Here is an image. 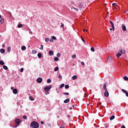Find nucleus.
Returning a JSON list of instances; mask_svg holds the SVG:
<instances>
[{
    "mask_svg": "<svg viewBox=\"0 0 128 128\" xmlns=\"http://www.w3.org/2000/svg\"><path fill=\"white\" fill-rule=\"evenodd\" d=\"M38 126H40V125L36 122H33L30 124V128H38Z\"/></svg>",
    "mask_w": 128,
    "mask_h": 128,
    "instance_id": "obj_1",
    "label": "nucleus"
},
{
    "mask_svg": "<svg viewBox=\"0 0 128 128\" xmlns=\"http://www.w3.org/2000/svg\"><path fill=\"white\" fill-rule=\"evenodd\" d=\"M52 88V86L49 85L48 86H46V87L44 88V90L46 92H48V94H50L48 90H50Z\"/></svg>",
    "mask_w": 128,
    "mask_h": 128,
    "instance_id": "obj_2",
    "label": "nucleus"
},
{
    "mask_svg": "<svg viewBox=\"0 0 128 128\" xmlns=\"http://www.w3.org/2000/svg\"><path fill=\"white\" fill-rule=\"evenodd\" d=\"M122 54V50H120V52H118V53L116 54L117 58H120Z\"/></svg>",
    "mask_w": 128,
    "mask_h": 128,
    "instance_id": "obj_3",
    "label": "nucleus"
},
{
    "mask_svg": "<svg viewBox=\"0 0 128 128\" xmlns=\"http://www.w3.org/2000/svg\"><path fill=\"white\" fill-rule=\"evenodd\" d=\"M36 82L38 84H42V78H38L36 80Z\"/></svg>",
    "mask_w": 128,
    "mask_h": 128,
    "instance_id": "obj_4",
    "label": "nucleus"
},
{
    "mask_svg": "<svg viewBox=\"0 0 128 128\" xmlns=\"http://www.w3.org/2000/svg\"><path fill=\"white\" fill-rule=\"evenodd\" d=\"M20 120L18 118H16L14 120V122L18 125H20Z\"/></svg>",
    "mask_w": 128,
    "mask_h": 128,
    "instance_id": "obj_5",
    "label": "nucleus"
},
{
    "mask_svg": "<svg viewBox=\"0 0 128 128\" xmlns=\"http://www.w3.org/2000/svg\"><path fill=\"white\" fill-rule=\"evenodd\" d=\"M109 93H108V90H105V92L104 93V96H106V98H108L109 96Z\"/></svg>",
    "mask_w": 128,
    "mask_h": 128,
    "instance_id": "obj_6",
    "label": "nucleus"
},
{
    "mask_svg": "<svg viewBox=\"0 0 128 128\" xmlns=\"http://www.w3.org/2000/svg\"><path fill=\"white\" fill-rule=\"evenodd\" d=\"M122 28L124 32H126V25H124V24H122Z\"/></svg>",
    "mask_w": 128,
    "mask_h": 128,
    "instance_id": "obj_7",
    "label": "nucleus"
},
{
    "mask_svg": "<svg viewBox=\"0 0 128 128\" xmlns=\"http://www.w3.org/2000/svg\"><path fill=\"white\" fill-rule=\"evenodd\" d=\"M110 24L112 26V30H114V22H112V21H110Z\"/></svg>",
    "mask_w": 128,
    "mask_h": 128,
    "instance_id": "obj_8",
    "label": "nucleus"
},
{
    "mask_svg": "<svg viewBox=\"0 0 128 128\" xmlns=\"http://www.w3.org/2000/svg\"><path fill=\"white\" fill-rule=\"evenodd\" d=\"M12 92L13 94H18V89H13Z\"/></svg>",
    "mask_w": 128,
    "mask_h": 128,
    "instance_id": "obj_9",
    "label": "nucleus"
},
{
    "mask_svg": "<svg viewBox=\"0 0 128 128\" xmlns=\"http://www.w3.org/2000/svg\"><path fill=\"white\" fill-rule=\"evenodd\" d=\"M48 54L50 56H54V52L52 50H50L48 52Z\"/></svg>",
    "mask_w": 128,
    "mask_h": 128,
    "instance_id": "obj_10",
    "label": "nucleus"
},
{
    "mask_svg": "<svg viewBox=\"0 0 128 128\" xmlns=\"http://www.w3.org/2000/svg\"><path fill=\"white\" fill-rule=\"evenodd\" d=\"M103 88H104V90H106V84H104Z\"/></svg>",
    "mask_w": 128,
    "mask_h": 128,
    "instance_id": "obj_11",
    "label": "nucleus"
},
{
    "mask_svg": "<svg viewBox=\"0 0 128 128\" xmlns=\"http://www.w3.org/2000/svg\"><path fill=\"white\" fill-rule=\"evenodd\" d=\"M122 92H124V94H126L128 96V91L124 89H122Z\"/></svg>",
    "mask_w": 128,
    "mask_h": 128,
    "instance_id": "obj_12",
    "label": "nucleus"
},
{
    "mask_svg": "<svg viewBox=\"0 0 128 128\" xmlns=\"http://www.w3.org/2000/svg\"><path fill=\"white\" fill-rule=\"evenodd\" d=\"M0 52H1V54H4V52H6V50H4V49L2 48L0 50Z\"/></svg>",
    "mask_w": 128,
    "mask_h": 128,
    "instance_id": "obj_13",
    "label": "nucleus"
},
{
    "mask_svg": "<svg viewBox=\"0 0 128 128\" xmlns=\"http://www.w3.org/2000/svg\"><path fill=\"white\" fill-rule=\"evenodd\" d=\"M70 102V98H67L64 101V104H68Z\"/></svg>",
    "mask_w": 128,
    "mask_h": 128,
    "instance_id": "obj_14",
    "label": "nucleus"
},
{
    "mask_svg": "<svg viewBox=\"0 0 128 128\" xmlns=\"http://www.w3.org/2000/svg\"><path fill=\"white\" fill-rule=\"evenodd\" d=\"M21 48L22 50H26V46H22Z\"/></svg>",
    "mask_w": 128,
    "mask_h": 128,
    "instance_id": "obj_15",
    "label": "nucleus"
},
{
    "mask_svg": "<svg viewBox=\"0 0 128 128\" xmlns=\"http://www.w3.org/2000/svg\"><path fill=\"white\" fill-rule=\"evenodd\" d=\"M76 78H78V76H72V79L73 80H76Z\"/></svg>",
    "mask_w": 128,
    "mask_h": 128,
    "instance_id": "obj_16",
    "label": "nucleus"
},
{
    "mask_svg": "<svg viewBox=\"0 0 128 128\" xmlns=\"http://www.w3.org/2000/svg\"><path fill=\"white\" fill-rule=\"evenodd\" d=\"M0 64L1 66H4V61H2V60H1L0 61Z\"/></svg>",
    "mask_w": 128,
    "mask_h": 128,
    "instance_id": "obj_17",
    "label": "nucleus"
},
{
    "mask_svg": "<svg viewBox=\"0 0 128 128\" xmlns=\"http://www.w3.org/2000/svg\"><path fill=\"white\" fill-rule=\"evenodd\" d=\"M114 118H116L114 116H112L110 118V120H114Z\"/></svg>",
    "mask_w": 128,
    "mask_h": 128,
    "instance_id": "obj_18",
    "label": "nucleus"
},
{
    "mask_svg": "<svg viewBox=\"0 0 128 128\" xmlns=\"http://www.w3.org/2000/svg\"><path fill=\"white\" fill-rule=\"evenodd\" d=\"M10 50H12V48H10V46H9L8 48V52H10Z\"/></svg>",
    "mask_w": 128,
    "mask_h": 128,
    "instance_id": "obj_19",
    "label": "nucleus"
},
{
    "mask_svg": "<svg viewBox=\"0 0 128 128\" xmlns=\"http://www.w3.org/2000/svg\"><path fill=\"white\" fill-rule=\"evenodd\" d=\"M38 56L39 58H42V54L40 53H38Z\"/></svg>",
    "mask_w": 128,
    "mask_h": 128,
    "instance_id": "obj_20",
    "label": "nucleus"
},
{
    "mask_svg": "<svg viewBox=\"0 0 128 128\" xmlns=\"http://www.w3.org/2000/svg\"><path fill=\"white\" fill-rule=\"evenodd\" d=\"M64 86V84H62L60 86V88H62Z\"/></svg>",
    "mask_w": 128,
    "mask_h": 128,
    "instance_id": "obj_21",
    "label": "nucleus"
},
{
    "mask_svg": "<svg viewBox=\"0 0 128 128\" xmlns=\"http://www.w3.org/2000/svg\"><path fill=\"white\" fill-rule=\"evenodd\" d=\"M29 98H30V100H32V101L34 100V98H32V96H30Z\"/></svg>",
    "mask_w": 128,
    "mask_h": 128,
    "instance_id": "obj_22",
    "label": "nucleus"
},
{
    "mask_svg": "<svg viewBox=\"0 0 128 128\" xmlns=\"http://www.w3.org/2000/svg\"><path fill=\"white\" fill-rule=\"evenodd\" d=\"M60 60V58H58V57H55V58H54V60L55 62H58V60Z\"/></svg>",
    "mask_w": 128,
    "mask_h": 128,
    "instance_id": "obj_23",
    "label": "nucleus"
},
{
    "mask_svg": "<svg viewBox=\"0 0 128 128\" xmlns=\"http://www.w3.org/2000/svg\"><path fill=\"white\" fill-rule=\"evenodd\" d=\"M4 18L0 19V24H4Z\"/></svg>",
    "mask_w": 128,
    "mask_h": 128,
    "instance_id": "obj_24",
    "label": "nucleus"
},
{
    "mask_svg": "<svg viewBox=\"0 0 128 128\" xmlns=\"http://www.w3.org/2000/svg\"><path fill=\"white\" fill-rule=\"evenodd\" d=\"M124 80H128V76H124Z\"/></svg>",
    "mask_w": 128,
    "mask_h": 128,
    "instance_id": "obj_25",
    "label": "nucleus"
},
{
    "mask_svg": "<svg viewBox=\"0 0 128 128\" xmlns=\"http://www.w3.org/2000/svg\"><path fill=\"white\" fill-rule=\"evenodd\" d=\"M47 82H48V84H50V82H52V80L50 79H48L47 80Z\"/></svg>",
    "mask_w": 128,
    "mask_h": 128,
    "instance_id": "obj_26",
    "label": "nucleus"
},
{
    "mask_svg": "<svg viewBox=\"0 0 128 128\" xmlns=\"http://www.w3.org/2000/svg\"><path fill=\"white\" fill-rule=\"evenodd\" d=\"M23 26L22 24H18V28H22Z\"/></svg>",
    "mask_w": 128,
    "mask_h": 128,
    "instance_id": "obj_27",
    "label": "nucleus"
},
{
    "mask_svg": "<svg viewBox=\"0 0 128 128\" xmlns=\"http://www.w3.org/2000/svg\"><path fill=\"white\" fill-rule=\"evenodd\" d=\"M52 40H56V37L54 36H52Z\"/></svg>",
    "mask_w": 128,
    "mask_h": 128,
    "instance_id": "obj_28",
    "label": "nucleus"
},
{
    "mask_svg": "<svg viewBox=\"0 0 128 128\" xmlns=\"http://www.w3.org/2000/svg\"><path fill=\"white\" fill-rule=\"evenodd\" d=\"M3 68H4V70H8V67L4 65L3 66Z\"/></svg>",
    "mask_w": 128,
    "mask_h": 128,
    "instance_id": "obj_29",
    "label": "nucleus"
},
{
    "mask_svg": "<svg viewBox=\"0 0 128 128\" xmlns=\"http://www.w3.org/2000/svg\"><path fill=\"white\" fill-rule=\"evenodd\" d=\"M54 72H58V67H56L54 69Z\"/></svg>",
    "mask_w": 128,
    "mask_h": 128,
    "instance_id": "obj_30",
    "label": "nucleus"
},
{
    "mask_svg": "<svg viewBox=\"0 0 128 128\" xmlns=\"http://www.w3.org/2000/svg\"><path fill=\"white\" fill-rule=\"evenodd\" d=\"M45 42H50V38H46Z\"/></svg>",
    "mask_w": 128,
    "mask_h": 128,
    "instance_id": "obj_31",
    "label": "nucleus"
},
{
    "mask_svg": "<svg viewBox=\"0 0 128 128\" xmlns=\"http://www.w3.org/2000/svg\"><path fill=\"white\" fill-rule=\"evenodd\" d=\"M40 50H44V45L43 44L40 45Z\"/></svg>",
    "mask_w": 128,
    "mask_h": 128,
    "instance_id": "obj_32",
    "label": "nucleus"
},
{
    "mask_svg": "<svg viewBox=\"0 0 128 128\" xmlns=\"http://www.w3.org/2000/svg\"><path fill=\"white\" fill-rule=\"evenodd\" d=\"M63 94H64V96H68L70 94V93H68V92H64V93H63Z\"/></svg>",
    "mask_w": 128,
    "mask_h": 128,
    "instance_id": "obj_33",
    "label": "nucleus"
},
{
    "mask_svg": "<svg viewBox=\"0 0 128 128\" xmlns=\"http://www.w3.org/2000/svg\"><path fill=\"white\" fill-rule=\"evenodd\" d=\"M70 88V86L68 84L65 86V88L68 89Z\"/></svg>",
    "mask_w": 128,
    "mask_h": 128,
    "instance_id": "obj_34",
    "label": "nucleus"
},
{
    "mask_svg": "<svg viewBox=\"0 0 128 128\" xmlns=\"http://www.w3.org/2000/svg\"><path fill=\"white\" fill-rule=\"evenodd\" d=\"M56 56H58V58H60V53H58L56 54Z\"/></svg>",
    "mask_w": 128,
    "mask_h": 128,
    "instance_id": "obj_35",
    "label": "nucleus"
},
{
    "mask_svg": "<svg viewBox=\"0 0 128 128\" xmlns=\"http://www.w3.org/2000/svg\"><path fill=\"white\" fill-rule=\"evenodd\" d=\"M72 58H76V54H74L72 56Z\"/></svg>",
    "mask_w": 128,
    "mask_h": 128,
    "instance_id": "obj_36",
    "label": "nucleus"
},
{
    "mask_svg": "<svg viewBox=\"0 0 128 128\" xmlns=\"http://www.w3.org/2000/svg\"><path fill=\"white\" fill-rule=\"evenodd\" d=\"M91 51L94 52V47H92L90 48Z\"/></svg>",
    "mask_w": 128,
    "mask_h": 128,
    "instance_id": "obj_37",
    "label": "nucleus"
},
{
    "mask_svg": "<svg viewBox=\"0 0 128 128\" xmlns=\"http://www.w3.org/2000/svg\"><path fill=\"white\" fill-rule=\"evenodd\" d=\"M81 38H82V40L84 42V43H86V40H85L84 39L82 38V36H81Z\"/></svg>",
    "mask_w": 128,
    "mask_h": 128,
    "instance_id": "obj_38",
    "label": "nucleus"
},
{
    "mask_svg": "<svg viewBox=\"0 0 128 128\" xmlns=\"http://www.w3.org/2000/svg\"><path fill=\"white\" fill-rule=\"evenodd\" d=\"M26 118H28V117H26V116H23L24 120H26Z\"/></svg>",
    "mask_w": 128,
    "mask_h": 128,
    "instance_id": "obj_39",
    "label": "nucleus"
},
{
    "mask_svg": "<svg viewBox=\"0 0 128 128\" xmlns=\"http://www.w3.org/2000/svg\"><path fill=\"white\" fill-rule=\"evenodd\" d=\"M64 24L62 23H61L60 28H64Z\"/></svg>",
    "mask_w": 128,
    "mask_h": 128,
    "instance_id": "obj_40",
    "label": "nucleus"
},
{
    "mask_svg": "<svg viewBox=\"0 0 128 128\" xmlns=\"http://www.w3.org/2000/svg\"><path fill=\"white\" fill-rule=\"evenodd\" d=\"M20 72H24V68H20Z\"/></svg>",
    "mask_w": 128,
    "mask_h": 128,
    "instance_id": "obj_41",
    "label": "nucleus"
},
{
    "mask_svg": "<svg viewBox=\"0 0 128 128\" xmlns=\"http://www.w3.org/2000/svg\"><path fill=\"white\" fill-rule=\"evenodd\" d=\"M117 4H117L114 3V4H112V6H114V8H116V6Z\"/></svg>",
    "mask_w": 128,
    "mask_h": 128,
    "instance_id": "obj_42",
    "label": "nucleus"
},
{
    "mask_svg": "<svg viewBox=\"0 0 128 128\" xmlns=\"http://www.w3.org/2000/svg\"><path fill=\"white\" fill-rule=\"evenodd\" d=\"M49 40L50 42H54V40H52V39H49Z\"/></svg>",
    "mask_w": 128,
    "mask_h": 128,
    "instance_id": "obj_43",
    "label": "nucleus"
},
{
    "mask_svg": "<svg viewBox=\"0 0 128 128\" xmlns=\"http://www.w3.org/2000/svg\"><path fill=\"white\" fill-rule=\"evenodd\" d=\"M58 78H61V80L62 78V75L59 76Z\"/></svg>",
    "mask_w": 128,
    "mask_h": 128,
    "instance_id": "obj_44",
    "label": "nucleus"
},
{
    "mask_svg": "<svg viewBox=\"0 0 128 128\" xmlns=\"http://www.w3.org/2000/svg\"><path fill=\"white\" fill-rule=\"evenodd\" d=\"M74 8V10H77V12H78V9L76 8Z\"/></svg>",
    "mask_w": 128,
    "mask_h": 128,
    "instance_id": "obj_45",
    "label": "nucleus"
},
{
    "mask_svg": "<svg viewBox=\"0 0 128 128\" xmlns=\"http://www.w3.org/2000/svg\"><path fill=\"white\" fill-rule=\"evenodd\" d=\"M81 64H82V66H84V62H81Z\"/></svg>",
    "mask_w": 128,
    "mask_h": 128,
    "instance_id": "obj_46",
    "label": "nucleus"
},
{
    "mask_svg": "<svg viewBox=\"0 0 128 128\" xmlns=\"http://www.w3.org/2000/svg\"><path fill=\"white\" fill-rule=\"evenodd\" d=\"M36 50H33L32 51V54H36Z\"/></svg>",
    "mask_w": 128,
    "mask_h": 128,
    "instance_id": "obj_47",
    "label": "nucleus"
},
{
    "mask_svg": "<svg viewBox=\"0 0 128 128\" xmlns=\"http://www.w3.org/2000/svg\"><path fill=\"white\" fill-rule=\"evenodd\" d=\"M121 128H126V126H124V125H122Z\"/></svg>",
    "mask_w": 128,
    "mask_h": 128,
    "instance_id": "obj_48",
    "label": "nucleus"
},
{
    "mask_svg": "<svg viewBox=\"0 0 128 128\" xmlns=\"http://www.w3.org/2000/svg\"><path fill=\"white\" fill-rule=\"evenodd\" d=\"M6 46V45L4 44H2V48H4Z\"/></svg>",
    "mask_w": 128,
    "mask_h": 128,
    "instance_id": "obj_49",
    "label": "nucleus"
},
{
    "mask_svg": "<svg viewBox=\"0 0 128 128\" xmlns=\"http://www.w3.org/2000/svg\"><path fill=\"white\" fill-rule=\"evenodd\" d=\"M40 124H44V122L43 121H41Z\"/></svg>",
    "mask_w": 128,
    "mask_h": 128,
    "instance_id": "obj_50",
    "label": "nucleus"
},
{
    "mask_svg": "<svg viewBox=\"0 0 128 128\" xmlns=\"http://www.w3.org/2000/svg\"><path fill=\"white\" fill-rule=\"evenodd\" d=\"M19 126L20 125H18V124L16 125L14 128H18V126Z\"/></svg>",
    "mask_w": 128,
    "mask_h": 128,
    "instance_id": "obj_51",
    "label": "nucleus"
},
{
    "mask_svg": "<svg viewBox=\"0 0 128 128\" xmlns=\"http://www.w3.org/2000/svg\"><path fill=\"white\" fill-rule=\"evenodd\" d=\"M30 34H32V32L30 31Z\"/></svg>",
    "mask_w": 128,
    "mask_h": 128,
    "instance_id": "obj_52",
    "label": "nucleus"
},
{
    "mask_svg": "<svg viewBox=\"0 0 128 128\" xmlns=\"http://www.w3.org/2000/svg\"><path fill=\"white\" fill-rule=\"evenodd\" d=\"M70 110H72V107H70Z\"/></svg>",
    "mask_w": 128,
    "mask_h": 128,
    "instance_id": "obj_53",
    "label": "nucleus"
},
{
    "mask_svg": "<svg viewBox=\"0 0 128 128\" xmlns=\"http://www.w3.org/2000/svg\"><path fill=\"white\" fill-rule=\"evenodd\" d=\"M45 94H48V92H46Z\"/></svg>",
    "mask_w": 128,
    "mask_h": 128,
    "instance_id": "obj_54",
    "label": "nucleus"
},
{
    "mask_svg": "<svg viewBox=\"0 0 128 128\" xmlns=\"http://www.w3.org/2000/svg\"><path fill=\"white\" fill-rule=\"evenodd\" d=\"M11 90H14V87H11Z\"/></svg>",
    "mask_w": 128,
    "mask_h": 128,
    "instance_id": "obj_55",
    "label": "nucleus"
},
{
    "mask_svg": "<svg viewBox=\"0 0 128 128\" xmlns=\"http://www.w3.org/2000/svg\"><path fill=\"white\" fill-rule=\"evenodd\" d=\"M60 128H64V126H60Z\"/></svg>",
    "mask_w": 128,
    "mask_h": 128,
    "instance_id": "obj_56",
    "label": "nucleus"
},
{
    "mask_svg": "<svg viewBox=\"0 0 128 128\" xmlns=\"http://www.w3.org/2000/svg\"><path fill=\"white\" fill-rule=\"evenodd\" d=\"M110 30H112V28H110Z\"/></svg>",
    "mask_w": 128,
    "mask_h": 128,
    "instance_id": "obj_57",
    "label": "nucleus"
},
{
    "mask_svg": "<svg viewBox=\"0 0 128 128\" xmlns=\"http://www.w3.org/2000/svg\"><path fill=\"white\" fill-rule=\"evenodd\" d=\"M0 18H2V15L0 14Z\"/></svg>",
    "mask_w": 128,
    "mask_h": 128,
    "instance_id": "obj_58",
    "label": "nucleus"
},
{
    "mask_svg": "<svg viewBox=\"0 0 128 128\" xmlns=\"http://www.w3.org/2000/svg\"><path fill=\"white\" fill-rule=\"evenodd\" d=\"M126 96H128V94H126Z\"/></svg>",
    "mask_w": 128,
    "mask_h": 128,
    "instance_id": "obj_59",
    "label": "nucleus"
},
{
    "mask_svg": "<svg viewBox=\"0 0 128 128\" xmlns=\"http://www.w3.org/2000/svg\"><path fill=\"white\" fill-rule=\"evenodd\" d=\"M73 108H74V106H72Z\"/></svg>",
    "mask_w": 128,
    "mask_h": 128,
    "instance_id": "obj_60",
    "label": "nucleus"
},
{
    "mask_svg": "<svg viewBox=\"0 0 128 128\" xmlns=\"http://www.w3.org/2000/svg\"><path fill=\"white\" fill-rule=\"evenodd\" d=\"M84 30V32H85V30Z\"/></svg>",
    "mask_w": 128,
    "mask_h": 128,
    "instance_id": "obj_61",
    "label": "nucleus"
},
{
    "mask_svg": "<svg viewBox=\"0 0 128 128\" xmlns=\"http://www.w3.org/2000/svg\"><path fill=\"white\" fill-rule=\"evenodd\" d=\"M57 93H58V91H57Z\"/></svg>",
    "mask_w": 128,
    "mask_h": 128,
    "instance_id": "obj_62",
    "label": "nucleus"
},
{
    "mask_svg": "<svg viewBox=\"0 0 128 128\" xmlns=\"http://www.w3.org/2000/svg\"><path fill=\"white\" fill-rule=\"evenodd\" d=\"M100 104H102V103H100Z\"/></svg>",
    "mask_w": 128,
    "mask_h": 128,
    "instance_id": "obj_63",
    "label": "nucleus"
}]
</instances>
